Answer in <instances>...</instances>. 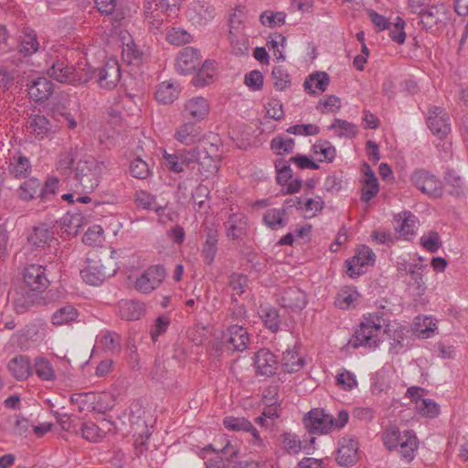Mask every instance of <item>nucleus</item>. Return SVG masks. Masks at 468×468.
I'll use <instances>...</instances> for the list:
<instances>
[{"mask_svg":"<svg viewBox=\"0 0 468 468\" xmlns=\"http://www.w3.org/2000/svg\"><path fill=\"white\" fill-rule=\"evenodd\" d=\"M382 332L389 341L390 352L398 354L404 348V328L396 324H392L381 313L364 315L358 328L349 339L348 346L355 349L361 346L375 349L382 341L380 337Z\"/></svg>","mask_w":468,"mask_h":468,"instance_id":"1","label":"nucleus"},{"mask_svg":"<svg viewBox=\"0 0 468 468\" xmlns=\"http://www.w3.org/2000/svg\"><path fill=\"white\" fill-rule=\"evenodd\" d=\"M349 420V413L346 410L337 412L334 417L324 409L315 408L311 410L303 420L304 428L311 434L324 435L332 431L342 430Z\"/></svg>","mask_w":468,"mask_h":468,"instance_id":"2","label":"nucleus"},{"mask_svg":"<svg viewBox=\"0 0 468 468\" xmlns=\"http://www.w3.org/2000/svg\"><path fill=\"white\" fill-rule=\"evenodd\" d=\"M384 446L388 451H397L402 460L411 462L419 448V440L413 431H400L397 426L390 425L381 436Z\"/></svg>","mask_w":468,"mask_h":468,"instance_id":"3","label":"nucleus"},{"mask_svg":"<svg viewBox=\"0 0 468 468\" xmlns=\"http://www.w3.org/2000/svg\"><path fill=\"white\" fill-rule=\"evenodd\" d=\"M116 271L117 266L112 255L101 256L92 252L88 254L86 266L80 271V275L86 283L96 286L114 275Z\"/></svg>","mask_w":468,"mask_h":468,"instance_id":"4","label":"nucleus"},{"mask_svg":"<svg viewBox=\"0 0 468 468\" xmlns=\"http://www.w3.org/2000/svg\"><path fill=\"white\" fill-rule=\"evenodd\" d=\"M46 65L47 74L58 82L76 85L85 84L90 80V76L76 70L65 55L50 54L46 60Z\"/></svg>","mask_w":468,"mask_h":468,"instance_id":"5","label":"nucleus"},{"mask_svg":"<svg viewBox=\"0 0 468 468\" xmlns=\"http://www.w3.org/2000/svg\"><path fill=\"white\" fill-rule=\"evenodd\" d=\"M102 164L100 165L90 155L79 160L74 170V178L84 190L91 191L99 186Z\"/></svg>","mask_w":468,"mask_h":468,"instance_id":"6","label":"nucleus"},{"mask_svg":"<svg viewBox=\"0 0 468 468\" xmlns=\"http://www.w3.org/2000/svg\"><path fill=\"white\" fill-rule=\"evenodd\" d=\"M245 15L239 10L234 12L229 17V41L231 51L236 56H242L249 52V37L244 32Z\"/></svg>","mask_w":468,"mask_h":468,"instance_id":"7","label":"nucleus"},{"mask_svg":"<svg viewBox=\"0 0 468 468\" xmlns=\"http://www.w3.org/2000/svg\"><path fill=\"white\" fill-rule=\"evenodd\" d=\"M163 158L166 168L172 173H183L185 168L194 170L199 158V148L181 149L174 154L165 151Z\"/></svg>","mask_w":468,"mask_h":468,"instance_id":"8","label":"nucleus"},{"mask_svg":"<svg viewBox=\"0 0 468 468\" xmlns=\"http://www.w3.org/2000/svg\"><path fill=\"white\" fill-rule=\"evenodd\" d=\"M411 183L429 197L438 198L442 196L441 181L425 169H416L410 176Z\"/></svg>","mask_w":468,"mask_h":468,"instance_id":"9","label":"nucleus"},{"mask_svg":"<svg viewBox=\"0 0 468 468\" xmlns=\"http://www.w3.org/2000/svg\"><path fill=\"white\" fill-rule=\"evenodd\" d=\"M376 255L372 249L367 245L359 246L353 257L346 261V274L350 278H356L366 271V268L375 264Z\"/></svg>","mask_w":468,"mask_h":468,"instance_id":"10","label":"nucleus"},{"mask_svg":"<svg viewBox=\"0 0 468 468\" xmlns=\"http://www.w3.org/2000/svg\"><path fill=\"white\" fill-rule=\"evenodd\" d=\"M426 122L431 133L439 139H444L451 133L450 116L441 106L432 105L428 108Z\"/></svg>","mask_w":468,"mask_h":468,"instance_id":"11","label":"nucleus"},{"mask_svg":"<svg viewBox=\"0 0 468 468\" xmlns=\"http://www.w3.org/2000/svg\"><path fill=\"white\" fill-rule=\"evenodd\" d=\"M250 336L244 324H230L222 334V344L228 350L243 352L248 348Z\"/></svg>","mask_w":468,"mask_h":468,"instance_id":"12","label":"nucleus"},{"mask_svg":"<svg viewBox=\"0 0 468 468\" xmlns=\"http://www.w3.org/2000/svg\"><path fill=\"white\" fill-rule=\"evenodd\" d=\"M165 274L162 265L151 266L136 279L134 288L141 293H150L161 285Z\"/></svg>","mask_w":468,"mask_h":468,"instance_id":"13","label":"nucleus"},{"mask_svg":"<svg viewBox=\"0 0 468 468\" xmlns=\"http://www.w3.org/2000/svg\"><path fill=\"white\" fill-rule=\"evenodd\" d=\"M85 76H90V80L96 76L101 88L113 89L121 79V69L116 60L108 61L101 69H88Z\"/></svg>","mask_w":468,"mask_h":468,"instance_id":"14","label":"nucleus"},{"mask_svg":"<svg viewBox=\"0 0 468 468\" xmlns=\"http://www.w3.org/2000/svg\"><path fill=\"white\" fill-rule=\"evenodd\" d=\"M359 443L353 435H346L339 439L335 452V461L340 466H352L358 460Z\"/></svg>","mask_w":468,"mask_h":468,"instance_id":"15","label":"nucleus"},{"mask_svg":"<svg viewBox=\"0 0 468 468\" xmlns=\"http://www.w3.org/2000/svg\"><path fill=\"white\" fill-rule=\"evenodd\" d=\"M215 15V7L204 0L192 2L186 10V18L196 27L207 26L214 19Z\"/></svg>","mask_w":468,"mask_h":468,"instance_id":"16","label":"nucleus"},{"mask_svg":"<svg viewBox=\"0 0 468 468\" xmlns=\"http://www.w3.org/2000/svg\"><path fill=\"white\" fill-rule=\"evenodd\" d=\"M420 24L426 30H431L435 27H441L450 19V9L443 4L429 5L421 13Z\"/></svg>","mask_w":468,"mask_h":468,"instance_id":"17","label":"nucleus"},{"mask_svg":"<svg viewBox=\"0 0 468 468\" xmlns=\"http://www.w3.org/2000/svg\"><path fill=\"white\" fill-rule=\"evenodd\" d=\"M23 280L27 289L32 292H41L45 291L49 284L46 274V268L37 263L28 264L24 268Z\"/></svg>","mask_w":468,"mask_h":468,"instance_id":"18","label":"nucleus"},{"mask_svg":"<svg viewBox=\"0 0 468 468\" xmlns=\"http://www.w3.org/2000/svg\"><path fill=\"white\" fill-rule=\"evenodd\" d=\"M200 54L198 49L186 47L177 55L176 69L181 75L192 73L200 65Z\"/></svg>","mask_w":468,"mask_h":468,"instance_id":"19","label":"nucleus"},{"mask_svg":"<svg viewBox=\"0 0 468 468\" xmlns=\"http://www.w3.org/2000/svg\"><path fill=\"white\" fill-rule=\"evenodd\" d=\"M278 303L283 308L301 310L305 307V293L297 287H287L280 290L277 298Z\"/></svg>","mask_w":468,"mask_h":468,"instance_id":"20","label":"nucleus"},{"mask_svg":"<svg viewBox=\"0 0 468 468\" xmlns=\"http://www.w3.org/2000/svg\"><path fill=\"white\" fill-rule=\"evenodd\" d=\"M254 367L258 375L271 377L276 373L278 361L269 349L261 348L254 356Z\"/></svg>","mask_w":468,"mask_h":468,"instance_id":"21","label":"nucleus"},{"mask_svg":"<svg viewBox=\"0 0 468 468\" xmlns=\"http://www.w3.org/2000/svg\"><path fill=\"white\" fill-rule=\"evenodd\" d=\"M226 236L230 240H242L247 235V218L241 213H232L224 222Z\"/></svg>","mask_w":468,"mask_h":468,"instance_id":"22","label":"nucleus"},{"mask_svg":"<svg viewBox=\"0 0 468 468\" xmlns=\"http://www.w3.org/2000/svg\"><path fill=\"white\" fill-rule=\"evenodd\" d=\"M11 303L16 314H24L35 303L37 295L35 292L26 287H16L9 292Z\"/></svg>","mask_w":468,"mask_h":468,"instance_id":"23","label":"nucleus"},{"mask_svg":"<svg viewBox=\"0 0 468 468\" xmlns=\"http://www.w3.org/2000/svg\"><path fill=\"white\" fill-rule=\"evenodd\" d=\"M26 130L37 140L48 137L51 132V124L48 118L40 114H31L26 123Z\"/></svg>","mask_w":468,"mask_h":468,"instance_id":"24","label":"nucleus"},{"mask_svg":"<svg viewBox=\"0 0 468 468\" xmlns=\"http://www.w3.org/2000/svg\"><path fill=\"white\" fill-rule=\"evenodd\" d=\"M119 315L127 321L139 320L145 314V304L136 300H122L118 303Z\"/></svg>","mask_w":468,"mask_h":468,"instance_id":"25","label":"nucleus"},{"mask_svg":"<svg viewBox=\"0 0 468 468\" xmlns=\"http://www.w3.org/2000/svg\"><path fill=\"white\" fill-rule=\"evenodd\" d=\"M86 224V219L81 212H67L60 220L61 233L69 237L77 236L80 229Z\"/></svg>","mask_w":468,"mask_h":468,"instance_id":"26","label":"nucleus"},{"mask_svg":"<svg viewBox=\"0 0 468 468\" xmlns=\"http://www.w3.org/2000/svg\"><path fill=\"white\" fill-rule=\"evenodd\" d=\"M27 87L28 95L35 101H44L53 93V83L44 77L33 80Z\"/></svg>","mask_w":468,"mask_h":468,"instance_id":"27","label":"nucleus"},{"mask_svg":"<svg viewBox=\"0 0 468 468\" xmlns=\"http://www.w3.org/2000/svg\"><path fill=\"white\" fill-rule=\"evenodd\" d=\"M39 49V42L37 35L34 32L25 33L21 37L18 51L10 58V61L14 64H18L21 61L20 55L24 57H29L35 54Z\"/></svg>","mask_w":468,"mask_h":468,"instance_id":"28","label":"nucleus"},{"mask_svg":"<svg viewBox=\"0 0 468 468\" xmlns=\"http://www.w3.org/2000/svg\"><path fill=\"white\" fill-rule=\"evenodd\" d=\"M209 109V103L207 99L194 97L186 103L185 114L194 121L199 122L208 114Z\"/></svg>","mask_w":468,"mask_h":468,"instance_id":"29","label":"nucleus"},{"mask_svg":"<svg viewBox=\"0 0 468 468\" xmlns=\"http://www.w3.org/2000/svg\"><path fill=\"white\" fill-rule=\"evenodd\" d=\"M54 238L52 229L46 223L35 226L27 236L30 245L36 248H45Z\"/></svg>","mask_w":468,"mask_h":468,"instance_id":"30","label":"nucleus"},{"mask_svg":"<svg viewBox=\"0 0 468 468\" xmlns=\"http://www.w3.org/2000/svg\"><path fill=\"white\" fill-rule=\"evenodd\" d=\"M32 165L30 160L21 154H15L10 158L7 171L15 178H26L31 173Z\"/></svg>","mask_w":468,"mask_h":468,"instance_id":"31","label":"nucleus"},{"mask_svg":"<svg viewBox=\"0 0 468 468\" xmlns=\"http://www.w3.org/2000/svg\"><path fill=\"white\" fill-rule=\"evenodd\" d=\"M41 181L37 177L25 180L17 188L16 195L24 202L40 198Z\"/></svg>","mask_w":468,"mask_h":468,"instance_id":"32","label":"nucleus"},{"mask_svg":"<svg viewBox=\"0 0 468 468\" xmlns=\"http://www.w3.org/2000/svg\"><path fill=\"white\" fill-rule=\"evenodd\" d=\"M200 133L199 126L194 122H187L176 129L174 137L183 144H192L199 140Z\"/></svg>","mask_w":468,"mask_h":468,"instance_id":"33","label":"nucleus"},{"mask_svg":"<svg viewBox=\"0 0 468 468\" xmlns=\"http://www.w3.org/2000/svg\"><path fill=\"white\" fill-rule=\"evenodd\" d=\"M365 180L364 185L361 189V200L363 202H369L373 197H375L379 191V185L377 176L374 172L371 170L368 165L365 164Z\"/></svg>","mask_w":468,"mask_h":468,"instance_id":"34","label":"nucleus"},{"mask_svg":"<svg viewBox=\"0 0 468 468\" xmlns=\"http://www.w3.org/2000/svg\"><path fill=\"white\" fill-rule=\"evenodd\" d=\"M97 345L104 352L115 354L120 352L122 347V338L119 334L113 331L101 332L97 336Z\"/></svg>","mask_w":468,"mask_h":468,"instance_id":"35","label":"nucleus"},{"mask_svg":"<svg viewBox=\"0 0 468 468\" xmlns=\"http://www.w3.org/2000/svg\"><path fill=\"white\" fill-rule=\"evenodd\" d=\"M330 82V79L325 72H315L311 74L303 82V87L310 94H321L324 92Z\"/></svg>","mask_w":468,"mask_h":468,"instance_id":"36","label":"nucleus"},{"mask_svg":"<svg viewBox=\"0 0 468 468\" xmlns=\"http://www.w3.org/2000/svg\"><path fill=\"white\" fill-rule=\"evenodd\" d=\"M282 367L288 373H294L301 370L305 365V360L299 356L298 346L295 343L292 349H287L283 352Z\"/></svg>","mask_w":468,"mask_h":468,"instance_id":"37","label":"nucleus"},{"mask_svg":"<svg viewBox=\"0 0 468 468\" xmlns=\"http://www.w3.org/2000/svg\"><path fill=\"white\" fill-rule=\"evenodd\" d=\"M180 93V86L171 81H163L159 84L155 91V99L157 101L168 104L177 99Z\"/></svg>","mask_w":468,"mask_h":468,"instance_id":"38","label":"nucleus"},{"mask_svg":"<svg viewBox=\"0 0 468 468\" xmlns=\"http://www.w3.org/2000/svg\"><path fill=\"white\" fill-rule=\"evenodd\" d=\"M7 367L12 376L20 380L27 378L31 373L29 359L25 356H18L12 358Z\"/></svg>","mask_w":468,"mask_h":468,"instance_id":"39","label":"nucleus"},{"mask_svg":"<svg viewBox=\"0 0 468 468\" xmlns=\"http://www.w3.org/2000/svg\"><path fill=\"white\" fill-rule=\"evenodd\" d=\"M78 316L79 312L72 304H65L53 313L51 322L54 325L60 326L76 321Z\"/></svg>","mask_w":468,"mask_h":468,"instance_id":"40","label":"nucleus"},{"mask_svg":"<svg viewBox=\"0 0 468 468\" xmlns=\"http://www.w3.org/2000/svg\"><path fill=\"white\" fill-rule=\"evenodd\" d=\"M259 315L270 331L275 333L279 330L281 320L278 311L274 307L269 304H261L259 308Z\"/></svg>","mask_w":468,"mask_h":468,"instance_id":"41","label":"nucleus"},{"mask_svg":"<svg viewBox=\"0 0 468 468\" xmlns=\"http://www.w3.org/2000/svg\"><path fill=\"white\" fill-rule=\"evenodd\" d=\"M286 208H270L263 215V222L271 229H279L286 226Z\"/></svg>","mask_w":468,"mask_h":468,"instance_id":"42","label":"nucleus"},{"mask_svg":"<svg viewBox=\"0 0 468 468\" xmlns=\"http://www.w3.org/2000/svg\"><path fill=\"white\" fill-rule=\"evenodd\" d=\"M80 432L83 439L94 443L101 441L107 434L106 430L99 428V425L92 421L81 423Z\"/></svg>","mask_w":468,"mask_h":468,"instance_id":"43","label":"nucleus"},{"mask_svg":"<svg viewBox=\"0 0 468 468\" xmlns=\"http://www.w3.org/2000/svg\"><path fill=\"white\" fill-rule=\"evenodd\" d=\"M359 293L352 288H344L340 290L335 297V304L336 307L347 310L357 302Z\"/></svg>","mask_w":468,"mask_h":468,"instance_id":"44","label":"nucleus"},{"mask_svg":"<svg viewBox=\"0 0 468 468\" xmlns=\"http://www.w3.org/2000/svg\"><path fill=\"white\" fill-rule=\"evenodd\" d=\"M312 150L315 155L321 156L320 162H332L336 154L335 146L326 140H319L313 144Z\"/></svg>","mask_w":468,"mask_h":468,"instance_id":"45","label":"nucleus"},{"mask_svg":"<svg viewBox=\"0 0 468 468\" xmlns=\"http://www.w3.org/2000/svg\"><path fill=\"white\" fill-rule=\"evenodd\" d=\"M328 130L335 131L338 137H355L357 134L356 126L346 120L335 118L334 122L328 126Z\"/></svg>","mask_w":468,"mask_h":468,"instance_id":"46","label":"nucleus"},{"mask_svg":"<svg viewBox=\"0 0 468 468\" xmlns=\"http://www.w3.org/2000/svg\"><path fill=\"white\" fill-rule=\"evenodd\" d=\"M196 165L198 166L197 171L200 175H204L205 173L207 174L205 175L206 177L210 174L216 173L218 169L213 157L205 150L199 149V158Z\"/></svg>","mask_w":468,"mask_h":468,"instance_id":"47","label":"nucleus"},{"mask_svg":"<svg viewBox=\"0 0 468 468\" xmlns=\"http://www.w3.org/2000/svg\"><path fill=\"white\" fill-rule=\"evenodd\" d=\"M75 152L72 148L65 149L58 154L57 169L62 175H69L72 172V165L75 161Z\"/></svg>","mask_w":468,"mask_h":468,"instance_id":"48","label":"nucleus"},{"mask_svg":"<svg viewBox=\"0 0 468 468\" xmlns=\"http://www.w3.org/2000/svg\"><path fill=\"white\" fill-rule=\"evenodd\" d=\"M271 148L278 155L289 154L294 148V140L287 136L278 135L271 139Z\"/></svg>","mask_w":468,"mask_h":468,"instance_id":"49","label":"nucleus"},{"mask_svg":"<svg viewBox=\"0 0 468 468\" xmlns=\"http://www.w3.org/2000/svg\"><path fill=\"white\" fill-rule=\"evenodd\" d=\"M135 202L138 207L144 209L154 210L155 212L162 210V206L156 203L155 196L144 190L136 192Z\"/></svg>","mask_w":468,"mask_h":468,"instance_id":"50","label":"nucleus"},{"mask_svg":"<svg viewBox=\"0 0 468 468\" xmlns=\"http://www.w3.org/2000/svg\"><path fill=\"white\" fill-rule=\"evenodd\" d=\"M271 78L276 90L282 91L291 86L290 75L282 66H277L272 69Z\"/></svg>","mask_w":468,"mask_h":468,"instance_id":"51","label":"nucleus"},{"mask_svg":"<svg viewBox=\"0 0 468 468\" xmlns=\"http://www.w3.org/2000/svg\"><path fill=\"white\" fill-rule=\"evenodd\" d=\"M130 173L132 176L141 180L147 179L152 175L149 164L140 157L131 161Z\"/></svg>","mask_w":468,"mask_h":468,"instance_id":"52","label":"nucleus"},{"mask_svg":"<svg viewBox=\"0 0 468 468\" xmlns=\"http://www.w3.org/2000/svg\"><path fill=\"white\" fill-rule=\"evenodd\" d=\"M213 62L206 61L198 72L193 77L192 83L194 86L201 88L212 82L213 73L210 71L213 69Z\"/></svg>","mask_w":468,"mask_h":468,"instance_id":"53","label":"nucleus"},{"mask_svg":"<svg viewBox=\"0 0 468 468\" xmlns=\"http://www.w3.org/2000/svg\"><path fill=\"white\" fill-rule=\"evenodd\" d=\"M286 14L284 12H273L266 10L260 16V21L264 27L271 28L281 27L285 23Z\"/></svg>","mask_w":468,"mask_h":468,"instance_id":"54","label":"nucleus"},{"mask_svg":"<svg viewBox=\"0 0 468 468\" xmlns=\"http://www.w3.org/2000/svg\"><path fill=\"white\" fill-rule=\"evenodd\" d=\"M444 180L447 185L452 186L450 194L460 197L463 195V181L461 176L453 169H447L444 175Z\"/></svg>","mask_w":468,"mask_h":468,"instance_id":"55","label":"nucleus"},{"mask_svg":"<svg viewBox=\"0 0 468 468\" xmlns=\"http://www.w3.org/2000/svg\"><path fill=\"white\" fill-rule=\"evenodd\" d=\"M166 40L176 46L186 45L191 42V35L182 27H172L166 33Z\"/></svg>","mask_w":468,"mask_h":468,"instance_id":"56","label":"nucleus"},{"mask_svg":"<svg viewBox=\"0 0 468 468\" xmlns=\"http://www.w3.org/2000/svg\"><path fill=\"white\" fill-rule=\"evenodd\" d=\"M35 372L42 380L49 381L55 378V371L52 365L44 357H37L36 359Z\"/></svg>","mask_w":468,"mask_h":468,"instance_id":"57","label":"nucleus"},{"mask_svg":"<svg viewBox=\"0 0 468 468\" xmlns=\"http://www.w3.org/2000/svg\"><path fill=\"white\" fill-rule=\"evenodd\" d=\"M143 52L139 49L133 40L123 45L122 58L129 64H139L143 59Z\"/></svg>","mask_w":468,"mask_h":468,"instance_id":"58","label":"nucleus"},{"mask_svg":"<svg viewBox=\"0 0 468 468\" xmlns=\"http://www.w3.org/2000/svg\"><path fill=\"white\" fill-rule=\"evenodd\" d=\"M277 173V183L285 186L292 178V171L290 165L283 159H277L274 163Z\"/></svg>","mask_w":468,"mask_h":468,"instance_id":"59","label":"nucleus"},{"mask_svg":"<svg viewBox=\"0 0 468 468\" xmlns=\"http://www.w3.org/2000/svg\"><path fill=\"white\" fill-rule=\"evenodd\" d=\"M223 424L226 429L233 431H246L247 430H251V422L245 418L226 417L223 420Z\"/></svg>","mask_w":468,"mask_h":468,"instance_id":"60","label":"nucleus"},{"mask_svg":"<svg viewBox=\"0 0 468 468\" xmlns=\"http://www.w3.org/2000/svg\"><path fill=\"white\" fill-rule=\"evenodd\" d=\"M415 326L418 336L423 339L431 337L437 329L436 322L431 317L423 318L422 324L416 323Z\"/></svg>","mask_w":468,"mask_h":468,"instance_id":"61","label":"nucleus"},{"mask_svg":"<svg viewBox=\"0 0 468 468\" xmlns=\"http://www.w3.org/2000/svg\"><path fill=\"white\" fill-rule=\"evenodd\" d=\"M336 385L345 390H351L357 387V380L354 373L343 369L335 376Z\"/></svg>","mask_w":468,"mask_h":468,"instance_id":"62","label":"nucleus"},{"mask_svg":"<svg viewBox=\"0 0 468 468\" xmlns=\"http://www.w3.org/2000/svg\"><path fill=\"white\" fill-rule=\"evenodd\" d=\"M419 412L426 417L433 418L439 414V405L431 399H417Z\"/></svg>","mask_w":468,"mask_h":468,"instance_id":"63","label":"nucleus"},{"mask_svg":"<svg viewBox=\"0 0 468 468\" xmlns=\"http://www.w3.org/2000/svg\"><path fill=\"white\" fill-rule=\"evenodd\" d=\"M420 244L430 252H436L441 246L440 235L436 231H430L420 238Z\"/></svg>","mask_w":468,"mask_h":468,"instance_id":"64","label":"nucleus"}]
</instances>
